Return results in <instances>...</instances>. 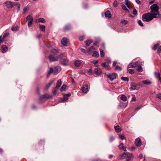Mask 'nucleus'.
<instances>
[{"instance_id": "nucleus-1", "label": "nucleus", "mask_w": 161, "mask_h": 161, "mask_svg": "<svg viewBox=\"0 0 161 161\" xmlns=\"http://www.w3.org/2000/svg\"><path fill=\"white\" fill-rule=\"evenodd\" d=\"M158 7L153 4L150 8L151 12L145 13L142 16V20L145 22H148L151 21L154 18H156L158 14Z\"/></svg>"}, {"instance_id": "nucleus-2", "label": "nucleus", "mask_w": 161, "mask_h": 161, "mask_svg": "<svg viewBox=\"0 0 161 161\" xmlns=\"http://www.w3.org/2000/svg\"><path fill=\"white\" fill-rule=\"evenodd\" d=\"M69 60L64 53L61 54V64L64 66L68 65Z\"/></svg>"}, {"instance_id": "nucleus-3", "label": "nucleus", "mask_w": 161, "mask_h": 161, "mask_svg": "<svg viewBox=\"0 0 161 161\" xmlns=\"http://www.w3.org/2000/svg\"><path fill=\"white\" fill-rule=\"evenodd\" d=\"M61 43L63 46L67 47L69 45V42L68 38L64 37L61 40Z\"/></svg>"}, {"instance_id": "nucleus-4", "label": "nucleus", "mask_w": 161, "mask_h": 161, "mask_svg": "<svg viewBox=\"0 0 161 161\" xmlns=\"http://www.w3.org/2000/svg\"><path fill=\"white\" fill-rule=\"evenodd\" d=\"M60 86V80H59L56 84V86L55 88L53 90V94L54 96L56 95V92L58 90V89Z\"/></svg>"}, {"instance_id": "nucleus-5", "label": "nucleus", "mask_w": 161, "mask_h": 161, "mask_svg": "<svg viewBox=\"0 0 161 161\" xmlns=\"http://www.w3.org/2000/svg\"><path fill=\"white\" fill-rule=\"evenodd\" d=\"M107 75L109 80L111 81H112L116 78L117 74L115 73H114L111 75L110 74H107Z\"/></svg>"}, {"instance_id": "nucleus-6", "label": "nucleus", "mask_w": 161, "mask_h": 161, "mask_svg": "<svg viewBox=\"0 0 161 161\" xmlns=\"http://www.w3.org/2000/svg\"><path fill=\"white\" fill-rule=\"evenodd\" d=\"M71 95V94L69 93L67 94L64 95V97L61 98V103L67 101L68 99V97L70 96Z\"/></svg>"}, {"instance_id": "nucleus-7", "label": "nucleus", "mask_w": 161, "mask_h": 161, "mask_svg": "<svg viewBox=\"0 0 161 161\" xmlns=\"http://www.w3.org/2000/svg\"><path fill=\"white\" fill-rule=\"evenodd\" d=\"M26 20H28V25L30 27L32 24L33 21V19L31 15H29L26 18Z\"/></svg>"}, {"instance_id": "nucleus-8", "label": "nucleus", "mask_w": 161, "mask_h": 161, "mask_svg": "<svg viewBox=\"0 0 161 161\" xmlns=\"http://www.w3.org/2000/svg\"><path fill=\"white\" fill-rule=\"evenodd\" d=\"M48 58L50 62H54L58 60L59 57H55L52 55H50L48 57Z\"/></svg>"}, {"instance_id": "nucleus-9", "label": "nucleus", "mask_w": 161, "mask_h": 161, "mask_svg": "<svg viewBox=\"0 0 161 161\" xmlns=\"http://www.w3.org/2000/svg\"><path fill=\"white\" fill-rule=\"evenodd\" d=\"M135 144L137 147H140L142 145L141 140L139 138H137L135 140Z\"/></svg>"}, {"instance_id": "nucleus-10", "label": "nucleus", "mask_w": 161, "mask_h": 161, "mask_svg": "<svg viewBox=\"0 0 161 161\" xmlns=\"http://www.w3.org/2000/svg\"><path fill=\"white\" fill-rule=\"evenodd\" d=\"M5 3L6 6L8 8H12L13 6V4L11 1H6L5 2Z\"/></svg>"}, {"instance_id": "nucleus-11", "label": "nucleus", "mask_w": 161, "mask_h": 161, "mask_svg": "<svg viewBox=\"0 0 161 161\" xmlns=\"http://www.w3.org/2000/svg\"><path fill=\"white\" fill-rule=\"evenodd\" d=\"M138 64L137 62L130 63L128 66V68H135L137 66Z\"/></svg>"}, {"instance_id": "nucleus-12", "label": "nucleus", "mask_w": 161, "mask_h": 161, "mask_svg": "<svg viewBox=\"0 0 161 161\" xmlns=\"http://www.w3.org/2000/svg\"><path fill=\"white\" fill-rule=\"evenodd\" d=\"M82 91L83 93H86L88 91V86L86 85H84L82 88Z\"/></svg>"}, {"instance_id": "nucleus-13", "label": "nucleus", "mask_w": 161, "mask_h": 161, "mask_svg": "<svg viewBox=\"0 0 161 161\" xmlns=\"http://www.w3.org/2000/svg\"><path fill=\"white\" fill-rule=\"evenodd\" d=\"M8 47H6L5 45H3L1 48V50L3 53H4L8 51Z\"/></svg>"}, {"instance_id": "nucleus-14", "label": "nucleus", "mask_w": 161, "mask_h": 161, "mask_svg": "<svg viewBox=\"0 0 161 161\" xmlns=\"http://www.w3.org/2000/svg\"><path fill=\"white\" fill-rule=\"evenodd\" d=\"M94 73L97 75H100L102 74V71L101 69L95 68L94 71Z\"/></svg>"}, {"instance_id": "nucleus-15", "label": "nucleus", "mask_w": 161, "mask_h": 161, "mask_svg": "<svg viewBox=\"0 0 161 161\" xmlns=\"http://www.w3.org/2000/svg\"><path fill=\"white\" fill-rule=\"evenodd\" d=\"M60 68L59 66H55L53 69V72L54 74H57L58 72V70Z\"/></svg>"}, {"instance_id": "nucleus-16", "label": "nucleus", "mask_w": 161, "mask_h": 161, "mask_svg": "<svg viewBox=\"0 0 161 161\" xmlns=\"http://www.w3.org/2000/svg\"><path fill=\"white\" fill-rule=\"evenodd\" d=\"M133 157V155L131 153H127L126 156V160L127 161H130L131 158Z\"/></svg>"}, {"instance_id": "nucleus-17", "label": "nucleus", "mask_w": 161, "mask_h": 161, "mask_svg": "<svg viewBox=\"0 0 161 161\" xmlns=\"http://www.w3.org/2000/svg\"><path fill=\"white\" fill-rule=\"evenodd\" d=\"M154 4L156 6V7H158V8H157L158 9V14H157V15H156V18H159L160 19H161V14H159V12L158 11L159 9V7H158V5L157 4Z\"/></svg>"}, {"instance_id": "nucleus-18", "label": "nucleus", "mask_w": 161, "mask_h": 161, "mask_svg": "<svg viewBox=\"0 0 161 161\" xmlns=\"http://www.w3.org/2000/svg\"><path fill=\"white\" fill-rule=\"evenodd\" d=\"M71 28V26L70 25H67L65 26L64 30L65 31H67L70 30Z\"/></svg>"}, {"instance_id": "nucleus-19", "label": "nucleus", "mask_w": 161, "mask_h": 161, "mask_svg": "<svg viewBox=\"0 0 161 161\" xmlns=\"http://www.w3.org/2000/svg\"><path fill=\"white\" fill-rule=\"evenodd\" d=\"M105 16L106 17L110 18L111 17V14L109 11H107L105 13Z\"/></svg>"}, {"instance_id": "nucleus-20", "label": "nucleus", "mask_w": 161, "mask_h": 161, "mask_svg": "<svg viewBox=\"0 0 161 161\" xmlns=\"http://www.w3.org/2000/svg\"><path fill=\"white\" fill-rule=\"evenodd\" d=\"M119 148L120 149H121L123 150L124 151H126V147L124 146L123 144L122 143H120L119 146Z\"/></svg>"}, {"instance_id": "nucleus-21", "label": "nucleus", "mask_w": 161, "mask_h": 161, "mask_svg": "<svg viewBox=\"0 0 161 161\" xmlns=\"http://www.w3.org/2000/svg\"><path fill=\"white\" fill-rule=\"evenodd\" d=\"M142 83H143L144 84L147 85H149L152 84V82H151V81L147 80H143L142 81Z\"/></svg>"}, {"instance_id": "nucleus-22", "label": "nucleus", "mask_w": 161, "mask_h": 161, "mask_svg": "<svg viewBox=\"0 0 161 161\" xmlns=\"http://www.w3.org/2000/svg\"><path fill=\"white\" fill-rule=\"evenodd\" d=\"M93 41L92 40H88L86 42V45L87 47L89 46L91 43Z\"/></svg>"}, {"instance_id": "nucleus-23", "label": "nucleus", "mask_w": 161, "mask_h": 161, "mask_svg": "<svg viewBox=\"0 0 161 161\" xmlns=\"http://www.w3.org/2000/svg\"><path fill=\"white\" fill-rule=\"evenodd\" d=\"M53 83V81L52 80L51 81H50L49 83L45 87V89L47 90L48 88H49V87L51 86L52 85V84Z\"/></svg>"}, {"instance_id": "nucleus-24", "label": "nucleus", "mask_w": 161, "mask_h": 161, "mask_svg": "<svg viewBox=\"0 0 161 161\" xmlns=\"http://www.w3.org/2000/svg\"><path fill=\"white\" fill-rule=\"evenodd\" d=\"M53 68H50L49 70V71L48 72V73L47 75V78H48L49 77L51 74L52 73H53Z\"/></svg>"}, {"instance_id": "nucleus-25", "label": "nucleus", "mask_w": 161, "mask_h": 161, "mask_svg": "<svg viewBox=\"0 0 161 161\" xmlns=\"http://www.w3.org/2000/svg\"><path fill=\"white\" fill-rule=\"evenodd\" d=\"M114 129L116 132H119L121 131L120 127L118 125L114 126Z\"/></svg>"}, {"instance_id": "nucleus-26", "label": "nucleus", "mask_w": 161, "mask_h": 161, "mask_svg": "<svg viewBox=\"0 0 161 161\" xmlns=\"http://www.w3.org/2000/svg\"><path fill=\"white\" fill-rule=\"evenodd\" d=\"M80 64V62L78 60H76L74 63L75 65L77 67L79 66Z\"/></svg>"}, {"instance_id": "nucleus-27", "label": "nucleus", "mask_w": 161, "mask_h": 161, "mask_svg": "<svg viewBox=\"0 0 161 161\" xmlns=\"http://www.w3.org/2000/svg\"><path fill=\"white\" fill-rule=\"evenodd\" d=\"M44 97L45 99L46 98L47 99H51L52 98V96L47 94H44Z\"/></svg>"}, {"instance_id": "nucleus-28", "label": "nucleus", "mask_w": 161, "mask_h": 161, "mask_svg": "<svg viewBox=\"0 0 161 161\" xmlns=\"http://www.w3.org/2000/svg\"><path fill=\"white\" fill-rule=\"evenodd\" d=\"M39 27L40 29L42 31H45V26L44 25H39Z\"/></svg>"}, {"instance_id": "nucleus-29", "label": "nucleus", "mask_w": 161, "mask_h": 161, "mask_svg": "<svg viewBox=\"0 0 161 161\" xmlns=\"http://www.w3.org/2000/svg\"><path fill=\"white\" fill-rule=\"evenodd\" d=\"M120 99L121 100L124 101H125L127 100V97L126 96L122 95L121 96Z\"/></svg>"}, {"instance_id": "nucleus-30", "label": "nucleus", "mask_w": 161, "mask_h": 161, "mask_svg": "<svg viewBox=\"0 0 161 161\" xmlns=\"http://www.w3.org/2000/svg\"><path fill=\"white\" fill-rule=\"evenodd\" d=\"M67 86L65 84L63 85L61 87V92L64 91L67 88Z\"/></svg>"}, {"instance_id": "nucleus-31", "label": "nucleus", "mask_w": 161, "mask_h": 161, "mask_svg": "<svg viewBox=\"0 0 161 161\" xmlns=\"http://www.w3.org/2000/svg\"><path fill=\"white\" fill-rule=\"evenodd\" d=\"M18 29V26H13L11 28V30L13 31H17Z\"/></svg>"}, {"instance_id": "nucleus-32", "label": "nucleus", "mask_w": 161, "mask_h": 161, "mask_svg": "<svg viewBox=\"0 0 161 161\" xmlns=\"http://www.w3.org/2000/svg\"><path fill=\"white\" fill-rule=\"evenodd\" d=\"M99 56V54L96 51L93 52L92 54V56L94 57H98Z\"/></svg>"}, {"instance_id": "nucleus-33", "label": "nucleus", "mask_w": 161, "mask_h": 161, "mask_svg": "<svg viewBox=\"0 0 161 161\" xmlns=\"http://www.w3.org/2000/svg\"><path fill=\"white\" fill-rule=\"evenodd\" d=\"M137 70L139 72H142V67L141 65H139L137 69Z\"/></svg>"}, {"instance_id": "nucleus-34", "label": "nucleus", "mask_w": 161, "mask_h": 161, "mask_svg": "<svg viewBox=\"0 0 161 161\" xmlns=\"http://www.w3.org/2000/svg\"><path fill=\"white\" fill-rule=\"evenodd\" d=\"M127 155V153H124L122 155H120L121 158L122 159H125L126 158V156Z\"/></svg>"}, {"instance_id": "nucleus-35", "label": "nucleus", "mask_w": 161, "mask_h": 161, "mask_svg": "<svg viewBox=\"0 0 161 161\" xmlns=\"http://www.w3.org/2000/svg\"><path fill=\"white\" fill-rule=\"evenodd\" d=\"M136 86L135 85H131V87L130 88V90H134L136 89Z\"/></svg>"}, {"instance_id": "nucleus-36", "label": "nucleus", "mask_w": 161, "mask_h": 161, "mask_svg": "<svg viewBox=\"0 0 161 161\" xmlns=\"http://www.w3.org/2000/svg\"><path fill=\"white\" fill-rule=\"evenodd\" d=\"M121 7L123 10H127L128 12H129V10L126 8L124 4H122Z\"/></svg>"}, {"instance_id": "nucleus-37", "label": "nucleus", "mask_w": 161, "mask_h": 161, "mask_svg": "<svg viewBox=\"0 0 161 161\" xmlns=\"http://www.w3.org/2000/svg\"><path fill=\"white\" fill-rule=\"evenodd\" d=\"M38 20L39 22H41L42 23H44L45 22V19L43 18H39Z\"/></svg>"}, {"instance_id": "nucleus-38", "label": "nucleus", "mask_w": 161, "mask_h": 161, "mask_svg": "<svg viewBox=\"0 0 161 161\" xmlns=\"http://www.w3.org/2000/svg\"><path fill=\"white\" fill-rule=\"evenodd\" d=\"M121 79L125 81L128 82L129 80L128 78L127 77H121Z\"/></svg>"}, {"instance_id": "nucleus-39", "label": "nucleus", "mask_w": 161, "mask_h": 161, "mask_svg": "<svg viewBox=\"0 0 161 161\" xmlns=\"http://www.w3.org/2000/svg\"><path fill=\"white\" fill-rule=\"evenodd\" d=\"M159 46V45L158 43L155 44L154 45L153 47L152 48V49L154 50H156L158 47Z\"/></svg>"}, {"instance_id": "nucleus-40", "label": "nucleus", "mask_w": 161, "mask_h": 161, "mask_svg": "<svg viewBox=\"0 0 161 161\" xmlns=\"http://www.w3.org/2000/svg\"><path fill=\"white\" fill-rule=\"evenodd\" d=\"M58 53V51L55 49H53V50H51V53H53L54 54V55H55L57 54V53Z\"/></svg>"}, {"instance_id": "nucleus-41", "label": "nucleus", "mask_w": 161, "mask_h": 161, "mask_svg": "<svg viewBox=\"0 0 161 161\" xmlns=\"http://www.w3.org/2000/svg\"><path fill=\"white\" fill-rule=\"evenodd\" d=\"M100 51L101 56L102 57H103L104 56V53L103 51L101 49H100Z\"/></svg>"}, {"instance_id": "nucleus-42", "label": "nucleus", "mask_w": 161, "mask_h": 161, "mask_svg": "<svg viewBox=\"0 0 161 161\" xmlns=\"http://www.w3.org/2000/svg\"><path fill=\"white\" fill-rule=\"evenodd\" d=\"M28 9L29 7L28 6L25 7L23 9V14L25 13Z\"/></svg>"}, {"instance_id": "nucleus-43", "label": "nucleus", "mask_w": 161, "mask_h": 161, "mask_svg": "<svg viewBox=\"0 0 161 161\" xmlns=\"http://www.w3.org/2000/svg\"><path fill=\"white\" fill-rule=\"evenodd\" d=\"M154 75L155 77L157 78H159L160 76V74L159 73L155 72L154 73Z\"/></svg>"}, {"instance_id": "nucleus-44", "label": "nucleus", "mask_w": 161, "mask_h": 161, "mask_svg": "<svg viewBox=\"0 0 161 161\" xmlns=\"http://www.w3.org/2000/svg\"><path fill=\"white\" fill-rule=\"evenodd\" d=\"M115 69L116 70H118L119 71H121L122 69L121 67L119 66H117L115 68Z\"/></svg>"}, {"instance_id": "nucleus-45", "label": "nucleus", "mask_w": 161, "mask_h": 161, "mask_svg": "<svg viewBox=\"0 0 161 161\" xmlns=\"http://www.w3.org/2000/svg\"><path fill=\"white\" fill-rule=\"evenodd\" d=\"M9 34L8 32H6L4 33L3 36V39H4L7 36L9 35Z\"/></svg>"}, {"instance_id": "nucleus-46", "label": "nucleus", "mask_w": 161, "mask_h": 161, "mask_svg": "<svg viewBox=\"0 0 161 161\" xmlns=\"http://www.w3.org/2000/svg\"><path fill=\"white\" fill-rule=\"evenodd\" d=\"M128 71L129 73L130 74H132L134 73V71L133 69H129Z\"/></svg>"}, {"instance_id": "nucleus-47", "label": "nucleus", "mask_w": 161, "mask_h": 161, "mask_svg": "<svg viewBox=\"0 0 161 161\" xmlns=\"http://www.w3.org/2000/svg\"><path fill=\"white\" fill-rule=\"evenodd\" d=\"M120 104L121 107H123L124 108H125L127 106V104L125 103H120Z\"/></svg>"}, {"instance_id": "nucleus-48", "label": "nucleus", "mask_w": 161, "mask_h": 161, "mask_svg": "<svg viewBox=\"0 0 161 161\" xmlns=\"http://www.w3.org/2000/svg\"><path fill=\"white\" fill-rule=\"evenodd\" d=\"M88 74L90 75H92V69H90L87 70Z\"/></svg>"}, {"instance_id": "nucleus-49", "label": "nucleus", "mask_w": 161, "mask_h": 161, "mask_svg": "<svg viewBox=\"0 0 161 161\" xmlns=\"http://www.w3.org/2000/svg\"><path fill=\"white\" fill-rule=\"evenodd\" d=\"M138 23L139 25L142 27L143 26V24L142 23V21L141 20H139Z\"/></svg>"}, {"instance_id": "nucleus-50", "label": "nucleus", "mask_w": 161, "mask_h": 161, "mask_svg": "<svg viewBox=\"0 0 161 161\" xmlns=\"http://www.w3.org/2000/svg\"><path fill=\"white\" fill-rule=\"evenodd\" d=\"M85 37L84 36H81L79 38V39L80 41H83L85 39Z\"/></svg>"}, {"instance_id": "nucleus-51", "label": "nucleus", "mask_w": 161, "mask_h": 161, "mask_svg": "<svg viewBox=\"0 0 161 161\" xmlns=\"http://www.w3.org/2000/svg\"><path fill=\"white\" fill-rule=\"evenodd\" d=\"M16 5L18 8L17 12H18L20 10V5L19 3H17Z\"/></svg>"}, {"instance_id": "nucleus-52", "label": "nucleus", "mask_w": 161, "mask_h": 161, "mask_svg": "<svg viewBox=\"0 0 161 161\" xmlns=\"http://www.w3.org/2000/svg\"><path fill=\"white\" fill-rule=\"evenodd\" d=\"M113 5L114 7H116L118 5V3L117 1L115 0L113 3Z\"/></svg>"}, {"instance_id": "nucleus-53", "label": "nucleus", "mask_w": 161, "mask_h": 161, "mask_svg": "<svg viewBox=\"0 0 161 161\" xmlns=\"http://www.w3.org/2000/svg\"><path fill=\"white\" fill-rule=\"evenodd\" d=\"M119 137L121 140L125 139V137L122 135H119Z\"/></svg>"}, {"instance_id": "nucleus-54", "label": "nucleus", "mask_w": 161, "mask_h": 161, "mask_svg": "<svg viewBox=\"0 0 161 161\" xmlns=\"http://www.w3.org/2000/svg\"><path fill=\"white\" fill-rule=\"evenodd\" d=\"M45 99V98H44V95L43 96H41L40 97V100L41 101H43Z\"/></svg>"}, {"instance_id": "nucleus-55", "label": "nucleus", "mask_w": 161, "mask_h": 161, "mask_svg": "<svg viewBox=\"0 0 161 161\" xmlns=\"http://www.w3.org/2000/svg\"><path fill=\"white\" fill-rule=\"evenodd\" d=\"M121 23L123 24H124L125 25H126L128 23V21L126 20H123L121 21Z\"/></svg>"}, {"instance_id": "nucleus-56", "label": "nucleus", "mask_w": 161, "mask_h": 161, "mask_svg": "<svg viewBox=\"0 0 161 161\" xmlns=\"http://www.w3.org/2000/svg\"><path fill=\"white\" fill-rule=\"evenodd\" d=\"M98 62V60H92V63L95 64H97Z\"/></svg>"}, {"instance_id": "nucleus-57", "label": "nucleus", "mask_w": 161, "mask_h": 161, "mask_svg": "<svg viewBox=\"0 0 161 161\" xmlns=\"http://www.w3.org/2000/svg\"><path fill=\"white\" fill-rule=\"evenodd\" d=\"M106 63H107V64H109L111 62V60L109 58L106 59Z\"/></svg>"}, {"instance_id": "nucleus-58", "label": "nucleus", "mask_w": 161, "mask_h": 161, "mask_svg": "<svg viewBox=\"0 0 161 161\" xmlns=\"http://www.w3.org/2000/svg\"><path fill=\"white\" fill-rule=\"evenodd\" d=\"M133 13L134 15H136L137 14V11L136 10L135 8H134L133 9Z\"/></svg>"}, {"instance_id": "nucleus-59", "label": "nucleus", "mask_w": 161, "mask_h": 161, "mask_svg": "<svg viewBox=\"0 0 161 161\" xmlns=\"http://www.w3.org/2000/svg\"><path fill=\"white\" fill-rule=\"evenodd\" d=\"M156 97L161 100V93H158Z\"/></svg>"}, {"instance_id": "nucleus-60", "label": "nucleus", "mask_w": 161, "mask_h": 161, "mask_svg": "<svg viewBox=\"0 0 161 161\" xmlns=\"http://www.w3.org/2000/svg\"><path fill=\"white\" fill-rule=\"evenodd\" d=\"M130 3V1L128 0H125V4L127 6L129 5V3Z\"/></svg>"}, {"instance_id": "nucleus-61", "label": "nucleus", "mask_w": 161, "mask_h": 161, "mask_svg": "<svg viewBox=\"0 0 161 161\" xmlns=\"http://www.w3.org/2000/svg\"><path fill=\"white\" fill-rule=\"evenodd\" d=\"M107 64L106 62H104V63H102L101 64V65L103 67H107Z\"/></svg>"}, {"instance_id": "nucleus-62", "label": "nucleus", "mask_w": 161, "mask_h": 161, "mask_svg": "<svg viewBox=\"0 0 161 161\" xmlns=\"http://www.w3.org/2000/svg\"><path fill=\"white\" fill-rule=\"evenodd\" d=\"M157 52L158 53H159L161 52V46L158 48L157 50Z\"/></svg>"}, {"instance_id": "nucleus-63", "label": "nucleus", "mask_w": 161, "mask_h": 161, "mask_svg": "<svg viewBox=\"0 0 161 161\" xmlns=\"http://www.w3.org/2000/svg\"><path fill=\"white\" fill-rule=\"evenodd\" d=\"M114 138L113 136H111L110 138V142H112L114 140Z\"/></svg>"}, {"instance_id": "nucleus-64", "label": "nucleus", "mask_w": 161, "mask_h": 161, "mask_svg": "<svg viewBox=\"0 0 161 161\" xmlns=\"http://www.w3.org/2000/svg\"><path fill=\"white\" fill-rule=\"evenodd\" d=\"M95 49V48L93 46H92L91 47L89 48L90 50H89V51H90L92 50V49Z\"/></svg>"}]
</instances>
